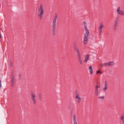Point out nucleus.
Masks as SVG:
<instances>
[{"instance_id": "7c9ffc66", "label": "nucleus", "mask_w": 124, "mask_h": 124, "mask_svg": "<svg viewBox=\"0 0 124 124\" xmlns=\"http://www.w3.org/2000/svg\"><path fill=\"white\" fill-rule=\"evenodd\" d=\"M98 86H96L95 87V89H98Z\"/></svg>"}, {"instance_id": "bb28decb", "label": "nucleus", "mask_w": 124, "mask_h": 124, "mask_svg": "<svg viewBox=\"0 0 124 124\" xmlns=\"http://www.w3.org/2000/svg\"><path fill=\"white\" fill-rule=\"evenodd\" d=\"M14 82H12L11 83V85H12V86L13 87L14 85Z\"/></svg>"}, {"instance_id": "393cba45", "label": "nucleus", "mask_w": 124, "mask_h": 124, "mask_svg": "<svg viewBox=\"0 0 124 124\" xmlns=\"http://www.w3.org/2000/svg\"><path fill=\"white\" fill-rule=\"evenodd\" d=\"M120 8L119 7L118 8L117 10V12H119V11L120 10Z\"/></svg>"}, {"instance_id": "7ed1b4c3", "label": "nucleus", "mask_w": 124, "mask_h": 124, "mask_svg": "<svg viewBox=\"0 0 124 124\" xmlns=\"http://www.w3.org/2000/svg\"><path fill=\"white\" fill-rule=\"evenodd\" d=\"M31 99L33 101V103L34 104H35L36 103V100L35 99L36 96L34 93H31Z\"/></svg>"}, {"instance_id": "6e6552de", "label": "nucleus", "mask_w": 124, "mask_h": 124, "mask_svg": "<svg viewBox=\"0 0 124 124\" xmlns=\"http://www.w3.org/2000/svg\"><path fill=\"white\" fill-rule=\"evenodd\" d=\"M57 18V14H55V16L54 19L53 23V24L56 25V22Z\"/></svg>"}, {"instance_id": "4468645a", "label": "nucleus", "mask_w": 124, "mask_h": 124, "mask_svg": "<svg viewBox=\"0 0 124 124\" xmlns=\"http://www.w3.org/2000/svg\"><path fill=\"white\" fill-rule=\"evenodd\" d=\"M101 65L103 67H105L106 66H108V62L102 63Z\"/></svg>"}, {"instance_id": "c756f323", "label": "nucleus", "mask_w": 124, "mask_h": 124, "mask_svg": "<svg viewBox=\"0 0 124 124\" xmlns=\"http://www.w3.org/2000/svg\"><path fill=\"white\" fill-rule=\"evenodd\" d=\"M1 87V81L0 80V88Z\"/></svg>"}, {"instance_id": "5701e85b", "label": "nucleus", "mask_w": 124, "mask_h": 124, "mask_svg": "<svg viewBox=\"0 0 124 124\" xmlns=\"http://www.w3.org/2000/svg\"><path fill=\"white\" fill-rule=\"evenodd\" d=\"M89 71L90 72L91 74H92L93 73V71L92 69H90L89 70Z\"/></svg>"}, {"instance_id": "2f4dec72", "label": "nucleus", "mask_w": 124, "mask_h": 124, "mask_svg": "<svg viewBox=\"0 0 124 124\" xmlns=\"http://www.w3.org/2000/svg\"><path fill=\"white\" fill-rule=\"evenodd\" d=\"M11 66H13V63L11 62L10 64Z\"/></svg>"}, {"instance_id": "423d86ee", "label": "nucleus", "mask_w": 124, "mask_h": 124, "mask_svg": "<svg viewBox=\"0 0 124 124\" xmlns=\"http://www.w3.org/2000/svg\"><path fill=\"white\" fill-rule=\"evenodd\" d=\"M118 25V21L117 20H116L115 21L113 28L114 30H116L117 29Z\"/></svg>"}, {"instance_id": "473e14b6", "label": "nucleus", "mask_w": 124, "mask_h": 124, "mask_svg": "<svg viewBox=\"0 0 124 124\" xmlns=\"http://www.w3.org/2000/svg\"><path fill=\"white\" fill-rule=\"evenodd\" d=\"M121 116L124 117V114H123Z\"/></svg>"}, {"instance_id": "72a5a7b5", "label": "nucleus", "mask_w": 124, "mask_h": 124, "mask_svg": "<svg viewBox=\"0 0 124 124\" xmlns=\"http://www.w3.org/2000/svg\"><path fill=\"white\" fill-rule=\"evenodd\" d=\"M21 74H19V77H21Z\"/></svg>"}, {"instance_id": "ddd939ff", "label": "nucleus", "mask_w": 124, "mask_h": 124, "mask_svg": "<svg viewBox=\"0 0 124 124\" xmlns=\"http://www.w3.org/2000/svg\"><path fill=\"white\" fill-rule=\"evenodd\" d=\"M12 75V76L11 77V81L12 82H15V79L14 74L13 73Z\"/></svg>"}, {"instance_id": "f257e3e1", "label": "nucleus", "mask_w": 124, "mask_h": 124, "mask_svg": "<svg viewBox=\"0 0 124 124\" xmlns=\"http://www.w3.org/2000/svg\"><path fill=\"white\" fill-rule=\"evenodd\" d=\"M44 13V10L42 5H40V7L39 9L38 15L39 16V19L41 20L43 19V16Z\"/></svg>"}, {"instance_id": "4be33fe9", "label": "nucleus", "mask_w": 124, "mask_h": 124, "mask_svg": "<svg viewBox=\"0 0 124 124\" xmlns=\"http://www.w3.org/2000/svg\"><path fill=\"white\" fill-rule=\"evenodd\" d=\"M102 73V72L101 71H100L99 70H98L97 71L96 74H99V73Z\"/></svg>"}, {"instance_id": "6ab92c4d", "label": "nucleus", "mask_w": 124, "mask_h": 124, "mask_svg": "<svg viewBox=\"0 0 124 124\" xmlns=\"http://www.w3.org/2000/svg\"><path fill=\"white\" fill-rule=\"evenodd\" d=\"M81 100V98L80 97H79L78 98V100H77V102L78 103H79L80 102V101Z\"/></svg>"}, {"instance_id": "aec40b11", "label": "nucleus", "mask_w": 124, "mask_h": 124, "mask_svg": "<svg viewBox=\"0 0 124 124\" xmlns=\"http://www.w3.org/2000/svg\"><path fill=\"white\" fill-rule=\"evenodd\" d=\"M89 54H86L85 56V57H86V58L89 59Z\"/></svg>"}, {"instance_id": "a211bd4d", "label": "nucleus", "mask_w": 124, "mask_h": 124, "mask_svg": "<svg viewBox=\"0 0 124 124\" xmlns=\"http://www.w3.org/2000/svg\"><path fill=\"white\" fill-rule=\"evenodd\" d=\"M78 59L79 62L80 63V64H82V61L81 59V57L78 58Z\"/></svg>"}, {"instance_id": "f3484780", "label": "nucleus", "mask_w": 124, "mask_h": 124, "mask_svg": "<svg viewBox=\"0 0 124 124\" xmlns=\"http://www.w3.org/2000/svg\"><path fill=\"white\" fill-rule=\"evenodd\" d=\"M98 89H95V95L96 96H97L98 95Z\"/></svg>"}, {"instance_id": "c9c22d12", "label": "nucleus", "mask_w": 124, "mask_h": 124, "mask_svg": "<svg viewBox=\"0 0 124 124\" xmlns=\"http://www.w3.org/2000/svg\"><path fill=\"white\" fill-rule=\"evenodd\" d=\"M1 38V35H0V38Z\"/></svg>"}, {"instance_id": "39448f33", "label": "nucleus", "mask_w": 124, "mask_h": 124, "mask_svg": "<svg viewBox=\"0 0 124 124\" xmlns=\"http://www.w3.org/2000/svg\"><path fill=\"white\" fill-rule=\"evenodd\" d=\"M53 26L52 29V35L53 36L55 35V32L56 25L53 24Z\"/></svg>"}, {"instance_id": "20e7f679", "label": "nucleus", "mask_w": 124, "mask_h": 124, "mask_svg": "<svg viewBox=\"0 0 124 124\" xmlns=\"http://www.w3.org/2000/svg\"><path fill=\"white\" fill-rule=\"evenodd\" d=\"M74 49L77 52V56L78 58L81 57V54L79 50L77 48L76 45L74 46Z\"/></svg>"}, {"instance_id": "c85d7f7f", "label": "nucleus", "mask_w": 124, "mask_h": 124, "mask_svg": "<svg viewBox=\"0 0 124 124\" xmlns=\"http://www.w3.org/2000/svg\"><path fill=\"white\" fill-rule=\"evenodd\" d=\"M104 96H102V97H99V98L100 99H101L102 98V99H104Z\"/></svg>"}, {"instance_id": "412c9836", "label": "nucleus", "mask_w": 124, "mask_h": 124, "mask_svg": "<svg viewBox=\"0 0 124 124\" xmlns=\"http://www.w3.org/2000/svg\"><path fill=\"white\" fill-rule=\"evenodd\" d=\"M124 117H122V116H121L120 117V119L123 122H124Z\"/></svg>"}, {"instance_id": "a878e982", "label": "nucleus", "mask_w": 124, "mask_h": 124, "mask_svg": "<svg viewBox=\"0 0 124 124\" xmlns=\"http://www.w3.org/2000/svg\"><path fill=\"white\" fill-rule=\"evenodd\" d=\"M92 66H90L89 68V70H90V69H92Z\"/></svg>"}, {"instance_id": "b1692460", "label": "nucleus", "mask_w": 124, "mask_h": 124, "mask_svg": "<svg viewBox=\"0 0 124 124\" xmlns=\"http://www.w3.org/2000/svg\"><path fill=\"white\" fill-rule=\"evenodd\" d=\"M39 99L40 100H41L42 99V97L41 96V94L40 93L39 95Z\"/></svg>"}, {"instance_id": "9b49d317", "label": "nucleus", "mask_w": 124, "mask_h": 124, "mask_svg": "<svg viewBox=\"0 0 124 124\" xmlns=\"http://www.w3.org/2000/svg\"><path fill=\"white\" fill-rule=\"evenodd\" d=\"M103 27V24H101L100 25V27H99V34H100L102 32V28H101Z\"/></svg>"}, {"instance_id": "0eeeda50", "label": "nucleus", "mask_w": 124, "mask_h": 124, "mask_svg": "<svg viewBox=\"0 0 124 124\" xmlns=\"http://www.w3.org/2000/svg\"><path fill=\"white\" fill-rule=\"evenodd\" d=\"M108 89V87L107 85V83L106 81L105 82L104 87L103 89V90L105 92V91L107 90Z\"/></svg>"}, {"instance_id": "1a4fd4ad", "label": "nucleus", "mask_w": 124, "mask_h": 124, "mask_svg": "<svg viewBox=\"0 0 124 124\" xmlns=\"http://www.w3.org/2000/svg\"><path fill=\"white\" fill-rule=\"evenodd\" d=\"M83 23L84 24V25L85 29L86 32V31H88V32H89V30H88L87 29V24L85 22H84Z\"/></svg>"}, {"instance_id": "2eb2a0df", "label": "nucleus", "mask_w": 124, "mask_h": 124, "mask_svg": "<svg viewBox=\"0 0 124 124\" xmlns=\"http://www.w3.org/2000/svg\"><path fill=\"white\" fill-rule=\"evenodd\" d=\"M75 95H76V98H78L79 96L78 95V93L77 90H76L75 91Z\"/></svg>"}, {"instance_id": "f8f14e48", "label": "nucleus", "mask_w": 124, "mask_h": 124, "mask_svg": "<svg viewBox=\"0 0 124 124\" xmlns=\"http://www.w3.org/2000/svg\"><path fill=\"white\" fill-rule=\"evenodd\" d=\"M117 13L119 15H124V12L123 11L120 10L119 11V12H117Z\"/></svg>"}, {"instance_id": "9d476101", "label": "nucleus", "mask_w": 124, "mask_h": 124, "mask_svg": "<svg viewBox=\"0 0 124 124\" xmlns=\"http://www.w3.org/2000/svg\"><path fill=\"white\" fill-rule=\"evenodd\" d=\"M74 122V124H77L76 119V116L75 114H74L73 116Z\"/></svg>"}, {"instance_id": "f704fd0d", "label": "nucleus", "mask_w": 124, "mask_h": 124, "mask_svg": "<svg viewBox=\"0 0 124 124\" xmlns=\"http://www.w3.org/2000/svg\"><path fill=\"white\" fill-rule=\"evenodd\" d=\"M100 86H98V88H100Z\"/></svg>"}, {"instance_id": "dca6fc26", "label": "nucleus", "mask_w": 124, "mask_h": 124, "mask_svg": "<svg viewBox=\"0 0 124 124\" xmlns=\"http://www.w3.org/2000/svg\"><path fill=\"white\" fill-rule=\"evenodd\" d=\"M114 64V62H108V65H112Z\"/></svg>"}, {"instance_id": "cd10ccee", "label": "nucleus", "mask_w": 124, "mask_h": 124, "mask_svg": "<svg viewBox=\"0 0 124 124\" xmlns=\"http://www.w3.org/2000/svg\"><path fill=\"white\" fill-rule=\"evenodd\" d=\"M88 60V59H87V58H85V62H87V61Z\"/></svg>"}, {"instance_id": "f03ea898", "label": "nucleus", "mask_w": 124, "mask_h": 124, "mask_svg": "<svg viewBox=\"0 0 124 124\" xmlns=\"http://www.w3.org/2000/svg\"><path fill=\"white\" fill-rule=\"evenodd\" d=\"M89 33V32L87 31L85 34L84 38V39L83 41V43L84 44H85L88 41L87 38Z\"/></svg>"}]
</instances>
